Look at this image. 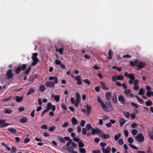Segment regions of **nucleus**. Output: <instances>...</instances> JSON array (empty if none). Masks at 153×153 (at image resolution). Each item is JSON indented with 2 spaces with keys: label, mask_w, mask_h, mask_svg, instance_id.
Instances as JSON below:
<instances>
[{
  "label": "nucleus",
  "mask_w": 153,
  "mask_h": 153,
  "mask_svg": "<svg viewBox=\"0 0 153 153\" xmlns=\"http://www.w3.org/2000/svg\"><path fill=\"white\" fill-rule=\"evenodd\" d=\"M12 112V111L11 109H6L5 110L4 113L7 114H10Z\"/></svg>",
  "instance_id": "37"
},
{
  "label": "nucleus",
  "mask_w": 153,
  "mask_h": 153,
  "mask_svg": "<svg viewBox=\"0 0 153 153\" xmlns=\"http://www.w3.org/2000/svg\"><path fill=\"white\" fill-rule=\"evenodd\" d=\"M67 150L69 152L72 153V152L74 151V150L73 147H67Z\"/></svg>",
  "instance_id": "35"
},
{
  "label": "nucleus",
  "mask_w": 153,
  "mask_h": 153,
  "mask_svg": "<svg viewBox=\"0 0 153 153\" xmlns=\"http://www.w3.org/2000/svg\"><path fill=\"white\" fill-rule=\"evenodd\" d=\"M119 121L120 123V126L121 127H122L125 123V120L124 119L121 118L120 119Z\"/></svg>",
  "instance_id": "19"
},
{
  "label": "nucleus",
  "mask_w": 153,
  "mask_h": 153,
  "mask_svg": "<svg viewBox=\"0 0 153 153\" xmlns=\"http://www.w3.org/2000/svg\"><path fill=\"white\" fill-rule=\"evenodd\" d=\"M8 131L13 134H16V130L14 128H9L8 129Z\"/></svg>",
  "instance_id": "30"
},
{
  "label": "nucleus",
  "mask_w": 153,
  "mask_h": 153,
  "mask_svg": "<svg viewBox=\"0 0 153 153\" xmlns=\"http://www.w3.org/2000/svg\"><path fill=\"white\" fill-rule=\"evenodd\" d=\"M16 101L17 102H22L23 100V98L22 97H20L19 96H17L15 98Z\"/></svg>",
  "instance_id": "23"
},
{
  "label": "nucleus",
  "mask_w": 153,
  "mask_h": 153,
  "mask_svg": "<svg viewBox=\"0 0 153 153\" xmlns=\"http://www.w3.org/2000/svg\"><path fill=\"white\" fill-rule=\"evenodd\" d=\"M137 99L139 102L141 104H143L144 103V101L142 99H140L138 96L136 97Z\"/></svg>",
  "instance_id": "28"
},
{
  "label": "nucleus",
  "mask_w": 153,
  "mask_h": 153,
  "mask_svg": "<svg viewBox=\"0 0 153 153\" xmlns=\"http://www.w3.org/2000/svg\"><path fill=\"white\" fill-rule=\"evenodd\" d=\"M80 101V99L79 98H77L76 100V101L75 104H74V106L76 107H78Z\"/></svg>",
  "instance_id": "29"
},
{
  "label": "nucleus",
  "mask_w": 153,
  "mask_h": 153,
  "mask_svg": "<svg viewBox=\"0 0 153 153\" xmlns=\"http://www.w3.org/2000/svg\"><path fill=\"white\" fill-rule=\"evenodd\" d=\"M119 101L121 104H123L124 105L126 104V100L122 96L119 97L118 98Z\"/></svg>",
  "instance_id": "8"
},
{
  "label": "nucleus",
  "mask_w": 153,
  "mask_h": 153,
  "mask_svg": "<svg viewBox=\"0 0 153 153\" xmlns=\"http://www.w3.org/2000/svg\"><path fill=\"white\" fill-rule=\"evenodd\" d=\"M61 63V62L59 60L56 59L55 61V63L57 65H60Z\"/></svg>",
  "instance_id": "51"
},
{
  "label": "nucleus",
  "mask_w": 153,
  "mask_h": 153,
  "mask_svg": "<svg viewBox=\"0 0 153 153\" xmlns=\"http://www.w3.org/2000/svg\"><path fill=\"white\" fill-rule=\"evenodd\" d=\"M79 151L80 153H86V151L85 148H81L79 149Z\"/></svg>",
  "instance_id": "38"
},
{
  "label": "nucleus",
  "mask_w": 153,
  "mask_h": 153,
  "mask_svg": "<svg viewBox=\"0 0 153 153\" xmlns=\"http://www.w3.org/2000/svg\"><path fill=\"white\" fill-rule=\"evenodd\" d=\"M101 137L104 139H107L110 137L109 135L108 134H102Z\"/></svg>",
  "instance_id": "17"
},
{
  "label": "nucleus",
  "mask_w": 153,
  "mask_h": 153,
  "mask_svg": "<svg viewBox=\"0 0 153 153\" xmlns=\"http://www.w3.org/2000/svg\"><path fill=\"white\" fill-rule=\"evenodd\" d=\"M71 145L72 147L75 149H76L77 148V145L74 142H72Z\"/></svg>",
  "instance_id": "62"
},
{
  "label": "nucleus",
  "mask_w": 153,
  "mask_h": 153,
  "mask_svg": "<svg viewBox=\"0 0 153 153\" xmlns=\"http://www.w3.org/2000/svg\"><path fill=\"white\" fill-rule=\"evenodd\" d=\"M9 125V124L8 123H4L3 125H0V128H4L7 126Z\"/></svg>",
  "instance_id": "54"
},
{
  "label": "nucleus",
  "mask_w": 153,
  "mask_h": 153,
  "mask_svg": "<svg viewBox=\"0 0 153 153\" xmlns=\"http://www.w3.org/2000/svg\"><path fill=\"white\" fill-rule=\"evenodd\" d=\"M35 91V90L34 88H30L28 91L26 95L28 96L30 95L31 94L33 93Z\"/></svg>",
  "instance_id": "21"
},
{
  "label": "nucleus",
  "mask_w": 153,
  "mask_h": 153,
  "mask_svg": "<svg viewBox=\"0 0 153 153\" xmlns=\"http://www.w3.org/2000/svg\"><path fill=\"white\" fill-rule=\"evenodd\" d=\"M136 139L138 142H143L144 140L143 135L141 133L138 134L136 136Z\"/></svg>",
  "instance_id": "4"
},
{
  "label": "nucleus",
  "mask_w": 153,
  "mask_h": 153,
  "mask_svg": "<svg viewBox=\"0 0 153 153\" xmlns=\"http://www.w3.org/2000/svg\"><path fill=\"white\" fill-rule=\"evenodd\" d=\"M56 128V127L55 126H53L52 127H50L49 128L48 131L51 132L54 131L55 129Z\"/></svg>",
  "instance_id": "39"
},
{
  "label": "nucleus",
  "mask_w": 153,
  "mask_h": 153,
  "mask_svg": "<svg viewBox=\"0 0 153 153\" xmlns=\"http://www.w3.org/2000/svg\"><path fill=\"white\" fill-rule=\"evenodd\" d=\"M106 99L108 101H110L111 98V93L110 92H107L105 93Z\"/></svg>",
  "instance_id": "9"
},
{
  "label": "nucleus",
  "mask_w": 153,
  "mask_h": 153,
  "mask_svg": "<svg viewBox=\"0 0 153 153\" xmlns=\"http://www.w3.org/2000/svg\"><path fill=\"white\" fill-rule=\"evenodd\" d=\"M85 127L86 129L88 131L90 130L91 129L92 130V128H93L91 126V125L89 124H87Z\"/></svg>",
  "instance_id": "32"
},
{
  "label": "nucleus",
  "mask_w": 153,
  "mask_h": 153,
  "mask_svg": "<svg viewBox=\"0 0 153 153\" xmlns=\"http://www.w3.org/2000/svg\"><path fill=\"white\" fill-rule=\"evenodd\" d=\"M131 66H135L137 67V70H140L146 66L145 63L140 62L137 59H135L134 61H131L130 62Z\"/></svg>",
  "instance_id": "1"
},
{
  "label": "nucleus",
  "mask_w": 153,
  "mask_h": 153,
  "mask_svg": "<svg viewBox=\"0 0 153 153\" xmlns=\"http://www.w3.org/2000/svg\"><path fill=\"white\" fill-rule=\"evenodd\" d=\"M128 78L130 79L131 80H134L135 78L133 74L130 73L128 74Z\"/></svg>",
  "instance_id": "26"
},
{
  "label": "nucleus",
  "mask_w": 153,
  "mask_h": 153,
  "mask_svg": "<svg viewBox=\"0 0 153 153\" xmlns=\"http://www.w3.org/2000/svg\"><path fill=\"white\" fill-rule=\"evenodd\" d=\"M128 141L129 143L131 144L133 142V139L132 138L129 137L128 139Z\"/></svg>",
  "instance_id": "47"
},
{
  "label": "nucleus",
  "mask_w": 153,
  "mask_h": 153,
  "mask_svg": "<svg viewBox=\"0 0 153 153\" xmlns=\"http://www.w3.org/2000/svg\"><path fill=\"white\" fill-rule=\"evenodd\" d=\"M137 126V124L136 123H132L131 124V127L132 128H136Z\"/></svg>",
  "instance_id": "63"
},
{
  "label": "nucleus",
  "mask_w": 153,
  "mask_h": 153,
  "mask_svg": "<svg viewBox=\"0 0 153 153\" xmlns=\"http://www.w3.org/2000/svg\"><path fill=\"white\" fill-rule=\"evenodd\" d=\"M100 145L101 147H102V148H103L107 144L105 143L101 142L100 143Z\"/></svg>",
  "instance_id": "59"
},
{
  "label": "nucleus",
  "mask_w": 153,
  "mask_h": 153,
  "mask_svg": "<svg viewBox=\"0 0 153 153\" xmlns=\"http://www.w3.org/2000/svg\"><path fill=\"white\" fill-rule=\"evenodd\" d=\"M112 102L114 103H117L118 102L117 97L116 94H114V95L112 97Z\"/></svg>",
  "instance_id": "11"
},
{
  "label": "nucleus",
  "mask_w": 153,
  "mask_h": 153,
  "mask_svg": "<svg viewBox=\"0 0 153 153\" xmlns=\"http://www.w3.org/2000/svg\"><path fill=\"white\" fill-rule=\"evenodd\" d=\"M55 50L56 52L59 53L60 54H62L63 53L64 49L63 48H58L57 47L55 48Z\"/></svg>",
  "instance_id": "14"
},
{
  "label": "nucleus",
  "mask_w": 153,
  "mask_h": 153,
  "mask_svg": "<svg viewBox=\"0 0 153 153\" xmlns=\"http://www.w3.org/2000/svg\"><path fill=\"white\" fill-rule=\"evenodd\" d=\"M121 136L120 134H117L115 135L114 136V139L115 140L117 141L118 140L119 138Z\"/></svg>",
  "instance_id": "33"
},
{
  "label": "nucleus",
  "mask_w": 153,
  "mask_h": 153,
  "mask_svg": "<svg viewBox=\"0 0 153 153\" xmlns=\"http://www.w3.org/2000/svg\"><path fill=\"white\" fill-rule=\"evenodd\" d=\"M27 119L26 117H23L19 120V122L22 123H25L27 121Z\"/></svg>",
  "instance_id": "18"
},
{
  "label": "nucleus",
  "mask_w": 153,
  "mask_h": 153,
  "mask_svg": "<svg viewBox=\"0 0 153 153\" xmlns=\"http://www.w3.org/2000/svg\"><path fill=\"white\" fill-rule=\"evenodd\" d=\"M52 98H54L56 101L58 102L59 101L60 97V96L58 95H54V94H52L51 95Z\"/></svg>",
  "instance_id": "10"
},
{
  "label": "nucleus",
  "mask_w": 153,
  "mask_h": 153,
  "mask_svg": "<svg viewBox=\"0 0 153 153\" xmlns=\"http://www.w3.org/2000/svg\"><path fill=\"white\" fill-rule=\"evenodd\" d=\"M61 108L64 110L66 111L67 109V107H66L65 104L63 103L61 104Z\"/></svg>",
  "instance_id": "43"
},
{
  "label": "nucleus",
  "mask_w": 153,
  "mask_h": 153,
  "mask_svg": "<svg viewBox=\"0 0 153 153\" xmlns=\"http://www.w3.org/2000/svg\"><path fill=\"white\" fill-rule=\"evenodd\" d=\"M6 76L7 78L8 79H10L12 78L13 76V74L12 73V71L11 69H9L7 70Z\"/></svg>",
  "instance_id": "5"
},
{
  "label": "nucleus",
  "mask_w": 153,
  "mask_h": 153,
  "mask_svg": "<svg viewBox=\"0 0 153 153\" xmlns=\"http://www.w3.org/2000/svg\"><path fill=\"white\" fill-rule=\"evenodd\" d=\"M86 108L87 113L88 114H90L92 108L91 107V106L89 105L88 104H86Z\"/></svg>",
  "instance_id": "15"
},
{
  "label": "nucleus",
  "mask_w": 153,
  "mask_h": 153,
  "mask_svg": "<svg viewBox=\"0 0 153 153\" xmlns=\"http://www.w3.org/2000/svg\"><path fill=\"white\" fill-rule=\"evenodd\" d=\"M124 93L128 96L129 95V94L131 93V91L129 89L125 90L124 91Z\"/></svg>",
  "instance_id": "34"
},
{
  "label": "nucleus",
  "mask_w": 153,
  "mask_h": 153,
  "mask_svg": "<svg viewBox=\"0 0 153 153\" xmlns=\"http://www.w3.org/2000/svg\"><path fill=\"white\" fill-rule=\"evenodd\" d=\"M101 85L102 86V89L104 90H108L109 88H107L105 85V84L102 82H101L100 83Z\"/></svg>",
  "instance_id": "22"
},
{
  "label": "nucleus",
  "mask_w": 153,
  "mask_h": 153,
  "mask_svg": "<svg viewBox=\"0 0 153 153\" xmlns=\"http://www.w3.org/2000/svg\"><path fill=\"white\" fill-rule=\"evenodd\" d=\"M72 140L71 139H70L68 141L66 144V146L67 147H69V146L71 144H72Z\"/></svg>",
  "instance_id": "50"
},
{
  "label": "nucleus",
  "mask_w": 153,
  "mask_h": 153,
  "mask_svg": "<svg viewBox=\"0 0 153 153\" xmlns=\"http://www.w3.org/2000/svg\"><path fill=\"white\" fill-rule=\"evenodd\" d=\"M118 143L119 144L122 145L123 144V140L122 139H120L118 140Z\"/></svg>",
  "instance_id": "48"
},
{
  "label": "nucleus",
  "mask_w": 153,
  "mask_h": 153,
  "mask_svg": "<svg viewBox=\"0 0 153 153\" xmlns=\"http://www.w3.org/2000/svg\"><path fill=\"white\" fill-rule=\"evenodd\" d=\"M52 105V104L51 103H48L47 104V110H48V111L49 110L51 109V106Z\"/></svg>",
  "instance_id": "45"
},
{
  "label": "nucleus",
  "mask_w": 153,
  "mask_h": 153,
  "mask_svg": "<svg viewBox=\"0 0 153 153\" xmlns=\"http://www.w3.org/2000/svg\"><path fill=\"white\" fill-rule=\"evenodd\" d=\"M84 145L82 142L81 141H80L79 142L78 146L79 147L82 148V147H84Z\"/></svg>",
  "instance_id": "41"
},
{
  "label": "nucleus",
  "mask_w": 153,
  "mask_h": 153,
  "mask_svg": "<svg viewBox=\"0 0 153 153\" xmlns=\"http://www.w3.org/2000/svg\"><path fill=\"white\" fill-rule=\"evenodd\" d=\"M97 102L100 103V105L102 107L103 110L106 112H108V110L106 105L104 103L102 100L99 97H98L97 99Z\"/></svg>",
  "instance_id": "3"
},
{
  "label": "nucleus",
  "mask_w": 153,
  "mask_h": 153,
  "mask_svg": "<svg viewBox=\"0 0 153 153\" xmlns=\"http://www.w3.org/2000/svg\"><path fill=\"white\" fill-rule=\"evenodd\" d=\"M101 150L103 153H110L111 151V148L108 146H107L106 149L104 147L102 148Z\"/></svg>",
  "instance_id": "7"
},
{
  "label": "nucleus",
  "mask_w": 153,
  "mask_h": 153,
  "mask_svg": "<svg viewBox=\"0 0 153 153\" xmlns=\"http://www.w3.org/2000/svg\"><path fill=\"white\" fill-rule=\"evenodd\" d=\"M131 105L133 106L135 108H138V105L137 104H136V103H135L134 102H131Z\"/></svg>",
  "instance_id": "57"
},
{
  "label": "nucleus",
  "mask_w": 153,
  "mask_h": 153,
  "mask_svg": "<svg viewBox=\"0 0 153 153\" xmlns=\"http://www.w3.org/2000/svg\"><path fill=\"white\" fill-rule=\"evenodd\" d=\"M83 82L84 83L87 84L88 85H89L90 84V82L87 79H86L85 80H83Z\"/></svg>",
  "instance_id": "53"
},
{
  "label": "nucleus",
  "mask_w": 153,
  "mask_h": 153,
  "mask_svg": "<svg viewBox=\"0 0 153 153\" xmlns=\"http://www.w3.org/2000/svg\"><path fill=\"white\" fill-rule=\"evenodd\" d=\"M144 93V90L142 88H140L138 93L139 95H143Z\"/></svg>",
  "instance_id": "36"
},
{
  "label": "nucleus",
  "mask_w": 153,
  "mask_h": 153,
  "mask_svg": "<svg viewBox=\"0 0 153 153\" xmlns=\"http://www.w3.org/2000/svg\"><path fill=\"white\" fill-rule=\"evenodd\" d=\"M71 122L73 125H76L78 123V120L74 117H72L71 118Z\"/></svg>",
  "instance_id": "16"
},
{
  "label": "nucleus",
  "mask_w": 153,
  "mask_h": 153,
  "mask_svg": "<svg viewBox=\"0 0 153 153\" xmlns=\"http://www.w3.org/2000/svg\"><path fill=\"white\" fill-rule=\"evenodd\" d=\"M108 54V56L107 57V59H111L113 55V51L111 49H110L109 50Z\"/></svg>",
  "instance_id": "12"
},
{
  "label": "nucleus",
  "mask_w": 153,
  "mask_h": 153,
  "mask_svg": "<svg viewBox=\"0 0 153 153\" xmlns=\"http://www.w3.org/2000/svg\"><path fill=\"white\" fill-rule=\"evenodd\" d=\"M30 141V139L29 138H25L24 140V142L25 143H27Z\"/></svg>",
  "instance_id": "60"
},
{
  "label": "nucleus",
  "mask_w": 153,
  "mask_h": 153,
  "mask_svg": "<svg viewBox=\"0 0 153 153\" xmlns=\"http://www.w3.org/2000/svg\"><path fill=\"white\" fill-rule=\"evenodd\" d=\"M45 89V88L43 85H41L39 87V90L41 92H43Z\"/></svg>",
  "instance_id": "24"
},
{
  "label": "nucleus",
  "mask_w": 153,
  "mask_h": 153,
  "mask_svg": "<svg viewBox=\"0 0 153 153\" xmlns=\"http://www.w3.org/2000/svg\"><path fill=\"white\" fill-rule=\"evenodd\" d=\"M87 132V130L85 128H83L82 130V134L84 135H85L86 134Z\"/></svg>",
  "instance_id": "44"
},
{
  "label": "nucleus",
  "mask_w": 153,
  "mask_h": 153,
  "mask_svg": "<svg viewBox=\"0 0 153 153\" xmlns=\"http://www.w3.org/2000/svg\"><path fill=\"white\" fill-rule=\"evenodd\" d=\"M75 80L77 81L76 84L78 85H81L82 84V79L80 76L78 75L75 77Z\"/></svg>",
  "instance_id": "6"
},
{
  "label": "nucleus",
  "mask_w": 153,
  "mask_h": 153,
  "mask_svg": "<svg viewBox=\"0 0 153 153\" xmlns=\"http://www.w3.org/2000/svg\"><path fill=\"white\" fill-rule=\"evenodd\" d=\"M16 152V149L15 147H12L11 153H15Z\"/></svg>",
  "instance_id": "49"
},
{
  "label": "nucleus",
  "mask_w": 153,
  "mask_h": 153,
  "mask_svg": "<svg viewBox=\"0 0 153 153\" xmlns=\"http://www.w3.org/2000/svg\"><path fill=\"white\" fill-rule=\"evenodd\" d=\"M93 153H101V151L100 150H94L92 151Z\"/></svg>",
  "instance_id": "64"
},
{
  "label": "nucleus",
  "mask_w": 153,
  "mask_h": 153,
  "mask_svg": "<svg viewBox=\"0 0 153 153\" xmlns=\"http://www.w3.org/2000/svg\"><path fill=\"white\" fill-rule=\"evenodd\" d=\"M137 131L136 129H133L131 131L132 134L134 135H135L137 133Z\"/></svg>",
  "instance_id": "42"
},
{
  "label": "nucleus",
  "mask_w": 153,
  "mask_h": 153,
  "mask_svg": "<svg viewBox=\"0 0 153 153\" xmlns=\"http://www.w3.org/2000/svg\"><path fill=\"white\" fill-rule=\"evenodd\" d=\"M124 114L125 116L128 119L129 118V115L128 111L125 112L124 113Z\"/></svg>",
  "instance_id": "40"
},
{
  "label": "nucleus",
  "mask_w": 153,
  "mask_h": 153,
  "mask_svg": "<svg viewBox=\"0 0 153 153\" xmlns=\"http://www.w3.org/2000/svg\"><path fill=\"white\" fill-rule=\"evenodd\" d=\"M21 67L20 66H19L16 68L15 69V72L16 74H19L20 73L21 71Z\"/></svg>",
  "instance_id": "27"
},
{
  "label": "nucleus",
  "mask_w": 153,
  "mask_h": 153,
  "mask_svg": "<svg viewBox=\"0 0 153 153\" xmlns=\"http://www.w3.org/2000/svg\"><path fill=\"white\" fill-rule=\"evenodd\" d=\"M124 76L123 75H119L116 76V79L117 80H122L124 79Z\"/></svg>",
  "instance_id": "25"
},
{
  "label": "nucleus",
  "mask_w": 153,
  "mask_h": 153,
  "mask_svg": "<svg viewBox=\"0 0 153 153\" xmlns=\"http://www.w3.org/2000/svg\"><path fill=\"white\" fill-rule=\"evenodd\" d=\"M71 103L74 105L76 102L75 101V99L74 97H71Z\"/></svg>",
  "instance_id": "56"
},
{
  "label": "nucleus",
  "mask_w": 153,
  "mask_h": 153,
  "mask_svg": "<svg viewBox=\"0 0 153 153\" xmlns=\"http://www.w3.org/2000/svg\"><path fill=\"white\" fill-rule=\"evenodd\" d=\"M41 128L42 129H47L48 127H47V126L46 125H43L41 126Z\"/></svg>",
  "instance_id": "61"
},
{
  "label": "nucleus",
  "mask_w": 153,
  "mask_h": 153,
  "mask_svg": "<svg viewBox=\"0 0 153 153\" xmlns=\"http://www.w3.org/2000/svg\"><path fill=\"white\" fill-rule=\"evenodd\" d=\"M148 134L150 139L153 140V130L149 131L148 132Z\"/></svg>",
  "instance_id": "20"
},
{
  "label": "nucleus",
  "mask_w": 153,
  "mask_h": 153,
  "mask_svg": "<svg viewBox=\"0 0 153 153\" xmlns=\"http://www.w3.org/2000/svg\"><path fill=\"white\" fill-rule=\"evenodd\" d=\"M59 141L62 143H65V140L64 137L63 138L62 137H60L59 138Z\"/></svg>",
  "instance_id": "58"
},
{
  "label": "nucleus",
  "mask_w": 153,
  "mask_h": 153,
  "mask_svg": "<svg viewBox=\"0 0 153 153\" xmlns=\"http://www.w3.org/2000/svg\"><path fill=\"white\" fill-rule=\"evenodd\" d=\"M33 62L32 63L31 66H35L39 61V59L37 58H32Z\"/></svg>",
  "instance_id": "13"
},
{
  "label": "nucleus",
  "mask_w": 153,
  "mask_h": 153,
  "mask_svg": "<svg viewBox=\"0 0 153 153\" xmlns=\"http://www.w3.org/2000/svg\"><path fill=\"white\" fill-rule=\"evenodd\" d=\"M31 67H29L28 68H27L25 71V73L26 74H28L29 72H30V69H31Z\"/></svg>",
  "instance_id": "52"
},
{
  "label": "nucleus",
  "mask_w": 153,
  "mask_h": 153,
  "mask_svg": "<svg viewBox=\"0 0 153 153\" xmlns=\"http://www.w3.org/2000/svg\"><path fill=\"white\" fill-rule=\"evenodd\" d=\"M9 125V124L8 123H4L3 125H0V128H4L7 126Z\"/></svg>",
  "instance_id": "55"
},
{
  "label": "nucleus",
  "mask_w": 153,
  "mask_h": 153,
  "mask_svg": "<svg viewBox=\"0 0 153 153\" xmlns=\"http://www.w3.org/2000/svg\"><path fill=\"white\" fill-rule=\"evenodd\" d=\"M145 103L146 106H150L152 105V102L151 100H148Z\"/></svg>",
  "instance_id": "31"
},
{
  "label": "nucleus",
  "mask_w": 153,
  "mask_h": 153,
  "mask_svg": "<svg viewBox=\"0 0 153 153\" xmlns=\"http://www.w3.org/2000/svg\"><path fill=\"white\" fill-rule=\"evenodd\" d=\"M85 121L84 120H82L80 123V125L82 127H83L85 126Z\"/></svg>",
  "instance_id": "46"
},
{
  "label": "nucleus",
  "mask_w": 153,
  "mask_h": 153,
  "mask_svg": "<svg viewBox=\"0 0 153 153\" xmlns=\"http://www.w3.org/2000/svg\"><path fill=\"white\" fill-rule=\"evenodd\" d=\"M50 80H54V82H52L51 81H47L45 85L47 87L49 88H53L55 86V84H56L58 82V78L55 76H51L49 78Z\"/></svg>",
  "instance_id": "2"
}]
</instances>
